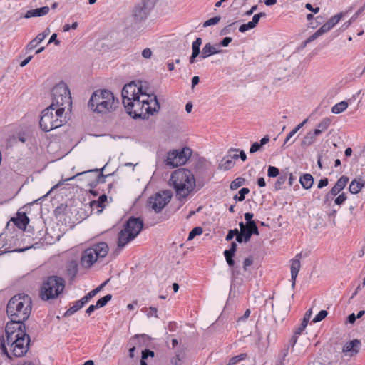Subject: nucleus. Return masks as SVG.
Instances as JSON below:
<instances>
[{
	"instance_id": "obj_1",
	"label": "nucleus",
	"mask_w": 365,
	"mask_h": 365,
	"mask_svg": "<svg viewBox=\"0 0 365 365\" xmlns=\"http://www.w3.org/2000/svg\"><path fill=\"white\" fill-rule=\"evenodd\" d=\"M52 103L41 113L39 121L40 128L45 132L51 131L61 127L66 105H71V96L68 86L61 81L56 84L51 91Z\"/></svg>"
},
{
	"instance_id": "obj_2",
	"label": "nucleus",
	"mask_w": 365,
	"mask_h": 365,
	"mask_svg": "<svg viewBox=\"0 0 365 365\" xmlns=\"http://www.w3.org/2000/svg\"><path fill=\"white\" fill-rule=\"evenodd\" d=\"M6 339H0V349L2 354L9 359L11 356L8 351L6 346L9 347L11 355L16 357L23 356L29 349L30 337L26 334V327H6Z\"/></svg>"
},
{
	"instance_id": "obj_3",
	"label": "nucleus",
	"mask_w": 365,
	"mask_h": 365,
	"mask_svg": "<svg viewBox=\"0 0 365 365\" xmlns=\"http://www.w3.org/2000/svg\"><path fill=\"white\" fill-rule=\"evenodd\" d=\"M32 309L31 298L25 294L13 296L6 307V314L10 319L6 327H26L24 322L31 314Z\"/></svg>"
},
{
	"instance_id": "obj_4",
	"label": "nucleus",
	"mask_w": 365,
	"mask_h": 365,
	"mask_svg": "<svg viewBox=\"0 0 365 365\" xmlns=\"http://www.w3.org/2000/svg\"><path fill=\"white\" fill-rule=\"evenodd\" d=\"M131 103H127L124 106L127 113L133 118H145L147 115H153L160 109V103L157 96L155 94H147L140 92V95L133 98Z\"/></svg>"
},
{
	"instance_id": "obj_5",
	"label": "nucleus",
	"mask_w": 365,
	"mask_h": 365,
	"mask_svg": "<svg viewBox=\"0 0 365 365\" xmlns=\"http://www.w3.org/2000/svg\"><path fill=\"white\" fill-rule=\"evenodd\" d=\"M170 182L179 200L187 197L196 186L193 173L186 168H179L173 172Z\"/></svg>"
},
{
	"instance_id": "obj_6",
	"label": "nucleus",
	"mask_w": 365,
	"mask_h": 365,
	"mask_svg": "<svg viewBox=\"0 0 365 365\" xmlns=\"http://www.w3.org/2000/svg\"><path fill=\"white\" fill-rule=\"evenodd\" d=\"M118 100L113 93L106 89L97 90L91 96L88 106L96 113H106L114 110L118 106Z\"/></svg>"
},
{
	"instance_id": "obj_7",
	"label": "nucleus",
	"mask_w": 365,
	"mask_h": 365,
	"mask_svg": "<svg viewBox=\"0 0 365 365\" xmlns=\"http://www.w3.org/2000/svg\"><path fill=\"white\" fill-rule=\"evenodd\" d=\"M65 280L58 276L47 277L40 288L39 297L43 301L55 299L62 294L65 289Z\"/></svg>"
},
{
	"instance_id": "obj_8",
	"label": "nucleus",
	"mask_w": 365,
	"mask_h": 365,
	"mask_svg": "<svg viewBox=\"0 0 365 365\" xmlns=\"http://www.w3.org/2000/svg\"><path fill=\"white\" fill-rule=\"evenodd\" d=\"M143 222L140 218L130 217L118 233V247L122 250L128 242L134 240L143 229Z\"/></svg>"
},
{
	"instance_id": "obj_9",
	"label": "nucleus",
	"mask_w": 365,
	"mask_h": 365,
	"mask_svg": "<svg viewBox=\"0 0 365 365\" xmlns=\"http://www.w3.org/2000/svg\"><path fill=\"white\" fill-rule=\"evenodd\" d=\"M107 243L101 242L86 249L81 255V264L85 268L91 267L99 258L105 257L108 252Z\"/></svg>"
},
{
	"instance_id": "obj_10",
	"label": "nucleus",
	"mask_w": 365,
	"mask_h": 365,
	"mask_svg": "<svg viewBox=\"0 0 365 365\" xmlns=\"http://www.w3.org/2000/svg\"><path fill=\"white\" fill-rule=\"evenodd\" d=\"M171 197L172 194L169 190L157 192L149 197L147 202L148 207L155 212L159 213L170 202Z\"/></svg>"
},
{
	"instance_id": "obj_11",
	"label": "nucleus",
	"mask_w": 365,
	"mask_h": 365,
	"mask_svg": "<svg viewBox=\"0 0 365 365\" xmlns=\"http://www.w3.org/2000/svg\"><path fill=\"white\" fill-rule=\"evenodd\" d=\"M191 151L189 148H183L180 151L173 150L168 153L165 164L171 168L184 165L190 156Z\"/></svg>"
},
{
	"instance_id": "obj_12",
	"label": "nucleus",
	"mask_w": 365,
	"mask_h": 365,
	"mask_svg": "<svg viewBox=\"0 0 365 365\" xmlns=\"http://www.w3.org/2000/svg\"><path fill=\"white\" fill-rule=\"evenodd\" d=\"M142 91V86L137 87L134 82L125 85L121 92L123 105L131 103L130 101H133V98H135Z\"/></svg>"
},
{
	"instance_id": "obj_13",
	"label": "nucleus",
	"mask_w": 365,
	"mask_h": 365,
	"mask_svg": "<svg viewBox=\"0 0 365 365\" xmlns=\"http://www.w3.org/2000/svg\"><path fill=\"white\" fill-rule=\"evenodd\" d=\"M152 6L150 0H142L133 9V16L136 21H142L147 18Z\"/></svg>"
},
{
	"instance_id": "obj_14",
	"label": "nucleus",
	"mask_w": 365,
	"mask_h": 365,
	"mask_svg": "<svg viewBox=\"0 0 365 365\" xmlns=\"http://www.w3.org/2000/svg\"><path fill=\"white\" fill-rule=\"evenodd\" d=\"M104 168H105V166H103L101 169L96 168V169H91L89 170L81 172V173H77L74 176L68 178L66 180H73V179L76 178V177H78L81 175L91 173H97V176L96 177V179L88 183V186L91 188H93V187H96L98 184L105 182L106 178L108 175H103V172Z\"/></svg>"
},
{
	"instance_id": "obj_15",
	"label": "nucleus",
	"mask_w": 365,
	"mask_h": 365,
	"mask_svg": "<svg viewBox=\"0 0 365 365\" xmlns=\"http://www.w3.org/2000/svg\"><path fill=\"white\" fill-rule=\"evenodd\" d=\"M361 341L359 339H354L349 342H346L343 348L342 352L350 357L356 355L360 350Z\"/></svg>"
},
{
	"instance_id": "obj_16",
	"label": "nucleus",
	"mask_w": 365,
	"mask_h": 365,
	"mask_svg": "<svg viewBox=\"0 0 365 365\" xmlns=\"http://www.w3.org/2000/svg\"><path fill=\"white\" fill-rule=\"evenodd\" d=\"M301 258L302 253H298L296 255L295 257L292 259L291 261V281L292 288H294L295 287L296 279L301 267Z\"/></svg>"
},
{
	"instance_id": "obj_17",
	"label": "nucleus",
	"mask_w": 365,
	"mask_h": 365,
	"mask_svg": "<svg viewBox=\"0 0 365 365\" xmlns=\"http://www.w3.org/2000/svg\"><path fill=\"white\" fill-rule=\"evenodd\" d=\"M11 221H12L17 227L24 230L29 223V218L26 213L19 212L16 214V217H12Z\"/></svg>"
},
{
	"instance_id": "obj_18",
	"label": "nucleus",
	"mask_w": 365,
	"mask_h": 365,
	"mask_svg": "<svg viewBox=\"0 0 365 365\" xmlns=\"http://www.w3.org/2000/svg\"><path fill=\"white\" fill-rule=\"evenodd\" d=\"M342 17V14H338L332 16L327 22L323 24L319 30L320 32L324 34L329 31H330L341 19Z\"/></svg>"
},
{
	"instance_id": "obj_19",
	"label": "nucleus",
	"mask_w": 365,
	"mask_h": 365,
	"mask_svg": "<svg viewBox=\"0 0 365 365\" xmlns=\"http://www.w3.org/2000/svg\"><path fill=\"white\" fill-rule=\"evenodd\" d=\"M50 11L48 6H43L41 8L31 9L27 11V12L24 14V17L26 19H29L31 17H40L46 15Z\"/></svg>"
},
{
	"instance_id": "obj_20",
	"label": "nucleus",
	"mask_w": 365,
	"mask_h": 365,
	"mask_svg": "<svg viewBox=\"0 0 365 365\" xmlns=\"http://www.w3.org/2000/svg\"><path fill=\"white\" fill-rule=\"evenodd\" d=\"M349 180L347 176L342 175L331 189V194H334L335 196L337 195L346 187Z\"/></svg>"
},
{
	"instance_id": "obj_21",
	"label": "nucleus",
	"mask_w": 365,
	"mask_h": 365,
	"mask_svg": "<svg viewBox=\"0 0 365 365\" xmlns=\"http://www.w3.org/2000/svg\"><path fill=\"white\" fill-rule=\"evenodd\" d=\"M222 51V50L217 49L215 46H212L210 43H207L202 48L200 58L205 59L211 55L220 53Z\"/></svg>"
},
{
	"instance_id": "obj_22",
	"label": "nucleus",
	"mask_w": 365,
	"mask_h": 365,
	"mask_svg": "<svg viewBox=\"0 0 365 365\" xmlns=\"http://www.w3.org/2000/svg\"><path fill=\"white\" fill-rule=\"evenodd\" d=\"M312 309H309L306 312L304 317H303V319L302 321V323L301 324L299 325V327H297L294 331H295V334H301L302 332L304 330V329L307 327V324L309 322V320L310 319V317L312 316Z\"/></svg>"
},
{
	"instance_id": "obj_23",
	"label": "nucleus",
	"mask_w": 365,
	"mask_h": 365,
	"mask_svg": "<svg viewBox=\"0 0 365 365\" xmlns=\"http://www.w3.org/2000/svg\"><path fill=\"white\" fill-rule=\"evenodd\" d=\"M317 136L318 135L315 134L314 131L308 132L303 138V140L301 143V146L302 148H307L308 146H310L316 140Z\"/></svg>"
},
{
	"instance_id": "obj_24",
	"label": "nucleus",
	"mask_w": 365,
	"mask_h": 365,
	"mask_svg": "<svg viewBox=\"0 0 365 365\" xmlns=\"http://www.w3.org/2000/svg\"><path fill=\"white\" fill-rule=\"evenodd\" d=\"M364 186V184L362 182L361 179H359V180L354 179L349 185V190L351 193L357 194L361 191V190L362 189V187Z\"/></svg>"
},
{
	"instance_id": "obj_25",
	"label": "nucleus",
	"mask_w": 365,
	"mask_h": 365,
	"mask_svg": "<svg viewBox=\"0 0 365 365\" xmlns=\"http://www.w3.org/2000/svg\"><path fill=\"white\" fill-rule=\"evenodd\" d=\"M78 273V264L76 262H70L66 268V275L71 281H73Z\"/></svg>"
},
{
	"instance_id": "obj_26",
	"label": "nucleus",
	"mask_w": 365,
	"mask_h": 365,
	"mask_svg": "<svg viewBox=\"0 0 365 365\" xmlns=\"http://www.w3.org/2000/svg\"><path fill=\"white\" fill-rule=\"evenodd\" d=\"M330 124L331 119L325 118L317 125V128L314 130V132L317 135H319L329 127Z\"/></svg>"
},
{
	"instance_id": "obj_27",
	"label": "nucleus",
	"mask_w": 365,
	"mask_h": 365,
	"mask_svg": "<svg viewBox=\"0 0 365 365\" xmlns=\"http://www.w3.org/2000/svg\"><path fill=\"white\" fill-rule=\"evenodd\" d=\"M145 335H135L132 337L128 341V346H130L129 349V357L131 359L134 358V352L135 350V345L139 342V339L140 338H143Z\"/></svg>"
},
{
	"instance_id": "obj_28",
	"label": "nucleus",
	"mask_w": 365,
	"mask_h": 365,
	"mask_svg": "<svg viewBox=\"0 0 365 365\" xmlns=\"http://www.w3.org/2000/svg\"><path fill=\"white\" fill-rule=\"evenodd\" d=\"M299 182L302 186L307 190L309 189L314 182V178L310 174H304L302 177H300Z\"/></svg>"
},
{
	"instance_id": "obj_29",
	"label": "nucleus",
	"mask_w": 365,
	"mask_h": 365,
	"mask_svg": "<svg viewBox=\"0 0 365 365\" xmlns=\"http://www.w3.org/2000/svg\"><path fill=\"white\" fill-rule=\"evenodd\" d=\"M235 165V162L231 160L228 155H225L219 164V168L223 169L224 170H228L231 169Z\"/></svg>"
},
{
	"instance_id": "obj_30",
	"label": "nucleus",
	"mask_w": 365,
	"mask_h": 365,
	"mask_svg": "<svg viewBox=\"0 0 365 365\" xmlns=\"http://www.w3.org/2000/svg\"><path fill=\"white\" fill-rule=\"evenodd\" d=\"M44 39L43 36H41L39 34L32 39L26 46V52H30L34 48H35L40 43H41Z\"/></svg>"
},
{
	"instance_id": "obj_31",
	"label": "nucleus",
	"mask_w": 365,
	"mask_h": 365,
	"mask_svg": "<svg viewBox=\"0 0 365 365\" xmlns=\"http://www.w3.org/2000/svg\"><path fill=\"white\" fill-rule=\"evenodd\" d=\"M239 226L240 228V232L244 236V240H246L247 242H249L252 235V231L250 228H249V225H245V223L243 222H240L239 223Z\"/></svg>"
},
{
	"instance_id": "obj_32",
	"label": "nucleus",
	"mask_w": 365,
	"mask_h": 365,
	"mask_svg": "<svg viewBox=\"0 0 365 365\" xmlns=\"http://www.w3.org/2000/svg\"><path fill=\"white\" fill-rule=\"evenodd\" d=\"M348 107V103L346 101H341L335 104L331 108V112L335 114H339L345 110Z\"/></svg>"
},
{
	"instance_id": "obj_33",
	"label": "nucleus",
	"mask_w": 365,
	"mask_h": 365,
	"mask_svg": "<svg viewBox=\"0 0 365 365\" xmlns=\"http://www.w3.org/2000/svg\"><path fill=\"white\" fill-rule=\"evenodd\" d=\"M202 38L200 37L197 38L195 41H193L192 44V54L197 55L200 57V54H201L200 47L202 45Z\"/></svg>"
},
{
	"instance_id": "obj_34",
	"label": "nucleus",
	"mask_w": 365,
	"mask_h": 365,
	"mask_svg": "<svg viewBox=\"0 0 365 365\" xmlns=\"http://www.w3.org/2000/svg\"><path fill=\"white\" fill-rule=\"evenodd\" d=\"M83 307L81 304V303L78 301H76L73 303V305L71 307L68 309L66 310V312L64 314V317H70L73 315L74 313H76L77 311H78L80 309H81Z\"/></svg>"
},
{
	"instance_id": "obj_35",
	"label": "nucleus",
	"mask_w": 365,
	"mask_h": 365,
	"mask_svg": "<svg viewBox=\"0 0 365 365\" xmlns=\"http://www.w3.org/2000/svg\"><path fill=\"white\" fill-rule=\"evenodd\" d=\"M250 192V189L247 187H242L240 189L237 194H236L233 199L235 201H243L245 199V195Z\"/></svg>"
},
{
	"instance_id": "obj_36",
	"label": "nucleus",
	"mask_w": 365,
	"mask_h": 365,
	"mask_svg": "<svg viewBox=\"0 0 365 365\" xmlns=\"http://www.w3.org/2000/svg\"><path fill=\"white\" fill-rule=\"evenodd\" d=\"M245 179L242 177H238L231 182L230 187L231 190H235L244 185Z\"/></svg>"
},
{
	"instance_id": "obj_37",
	"label": "nucleus",
	"mask_w": 365,
	"mask_h": 365,
	"mask_svg": "<svg viewBox=\"0 0 365 365\" xmlns=\"http://www.w3.org/2000/svg\"><path fill=\"white\" fill-rule=\"evenodd\" d=\"M287 179V174H282L279 176L278 179L274 183V189L276 190H281L282 188V185L284 184Z\"/></svg>"
},
{
	"instance_id": "obj_38",
	"label": "nucleus",
	"mask_w": 365,
	"mask_h": 365,
	"mask_svg": "<svg viewBox=\"0 0 365 365\" xmlns=\"http://www.w3.org/2000/svg\"><path fill=\"white\" fill-rule=\"evenodd\" d=\"M112 299V295L108 294L104 297H103L102 298L99 299L97 302H96V307H98V308H101V307H103L104 306L106 305V304L110 301Z\"/></svg>"
},
{
	"instance_id": "obj_39",
	"label": "nucleus",
	"mask_w": 365,
	"mask_h": 365,
	"mask_svg": "<svg viewBox=\"0 0 365 365\" xmlns=\"http://www.w3.org/2000/svg\"><path fill=\"white\" fill-rule=\"evenodd\" d=\"M142 311L143 312H146V316L150 318L151 317H155L156 318L158 317L157 313H158V309L156 307H149L148 309L146 308V307H144L143 309H142Z\"/></svg>"
},
{
	"instance_id": "obj_40",
	"label": "nucleus",
	"mask_w": 365,
	"mask_h": 365,
	"mask_svg": "<svg viewBox=\"0 0 365 365\" xmlns=\"http://www.w3.org/2000/svg\"><path fill=\"white\" fill-rule=\"evenodd\" d=\"M202 228L201 227H194L189 233L187 240H193L196 236L202 233Z\"/></svg>"
},
{
	"instance_id": "obj_41",
	"label": "nucleus",
	"mask_w": 365,
	"mask_h": 365,
	"mask_svg": "<svg viewBox=\"0 0 365 365\" xmlns=\"http://www.w3.org/2000/svg\"><path fill=\"white\" fill-rule=\"evenodd\" d=\"M221 17L220 16H214L203 23V27H207L210 26L215 25L220 22Z\"/></svg>"
},
{
	"instance_id": "obj_42",
	"label": "nucleus",
	"mask_w": 365,
	"mask_h": 365,
	"mask_svg": "<svg viewBox=\"0 0 365 365\" xmlns=\"http://www.w3.org/2000/svg\"><path fill=\"white\" fill-rule=\"evenodd\" d=\"M237 23L236 22H232L230 24L225 26L224 28H222L221 29V31H220V36H225V35H227V34H230L232 31H233L235 29L233 28L234 25Z\"/></svg>"
},
{
	"instance_id": "obj_43",
	"label": "nucleus",
	"mask_w": 365,
	"mask_h": 365,
	"mask_svg": "<svg viewBox=\"0 0 365 365\" xmlns=\"http://www.w3.org/2000/svg\"><path fill=\"white\" fill-rule=\"evenodd\" d=\"M279 175V170L274 166L269 165L267 169V175L269 178H275Z\"/></svg>"
},
{
	"instance_id": "obj_44",
	"label": "nucleus",
	"mask_w": 365,
	"mask_h": 365,
	"mask_svg": "<svg viewBox=\"0 0 365 365\" xmlns=\"http://www.w3.org/2000/svg\"><path fill=\"white\" fill-rule=\"evenodd\" d=\"M328 314V312L326 310H321L313 319L312 322L314 323L321 322L323 320Z\"/></svg>"
},
{
	"instance_id": "obj_45",
	"label": "nucleus",
	"mask_w": 365,
	"mask_h": 365,
	"mask_svg": "<svg viewBox=\"0 0 365 365\" xmlns=\"http://www.w3.org/2000/svg\"><path fill=\"white\" fill-rule=\"evenodd\" d=\"M107 197L106 195H102L99 197L98 201H92L91 202V205L93 206V205H96L99 207H103L104 202L106 201Z\"/></svg>"
},
{
	"instance_id": "obj_46",
	"label": "nucleus",
	"mask_w": 365,
	"mask_h": 365,
	"mask_svg": "<svg viewBox=\"0 0 365 365\" xmlns=\"http://www.w3.org/2000/svg\"><path fill=\"white\" fill-rule=\"evenodd\" d=\"M238 151H239V149L231 148L229 150L227 155L232 160H237L239 158V155L237 154Z\"/></svg>"
},
{
	"instance_id": "obj_47",
	"label": "nucleus",
	"mask_w": 365,
	"mask_h": 365,
	"mask_svg": "<svg viewBox=\"0 0 365 365\" xmlns=\"http://www.w3.org/2000/svg\"><path fill=\"white\" fill-rule=\"evenodd\" d=\"M253 214L251 212H246L245 214V219L246 220V224L245 225H252L255 223V222L252 220Z\"/></svg>"
},
{
	"instance_id": "obj_48",
	"label": "nucleus",
	"mask_w": 365,
	"mask_h": 365,
	"mask_svg": "<svg viewBox=\"0 0 365 365\" xmlns=\"http://www.w3.org/2000/svg\"><path fill=\"white\" fill-rule=\"evenodd\" d=\"M224 255L228 265L231 267H233L235 264V262L233 260V257L235 256V254H227L226 252L224 251Z\"/></svg>"
},
{
	"instance_id": "obj_49",
	"label": "nucleus",
	"mask_w": 365,
	"mask_h": 365,
	"mask_svg": "<svg viewBox=\"0 0 365 365\" xmlns=\"http://www.w3.org/2000/svg\"><path fill=\"white\" fill-rule=\"evenodd\" d=\"M322 34L320 32V31L318 29L316 32H314L312 35H311L309 38L306 39V43H311L312 41L317 39L318 37L322 36Z\"/></svg>"
},
{
	"instance_id": "obj_50",
	"label": "nucleus",
	"mask_w": 365,
	"mask_h": 365,
	"mask_svg": "<svg viewBox=\"0 0 365 365\" xmlns=\"http://www.w3.org/2000/svg\"><path fill=\"white\" fill-rule=\"evenodd\" d=\"M299 334H295V331H294V335L291 338V339L289 341L288 344H286L285 346H289V349L290 348H293L295 345V344L297 343V339H298V336Z\"/></svg>"
},
{
	"instance_id": "obj_51",
	"label": "nucleus",
	"mask_w": 365,
	"mask_h": 365,
	"mask_svg": "<svg viewBox=\"0 0 365 365\" xmlns=\"http://www.w3.org/2000/svg\"><path fill=\"white\" fill-rule=\"evenodd\" d=\"M346 200V195L344 193L339 195L335 200L334 202L337 205H340Z\"/></svg>"
},
{
	"instance_id": "obj_52",
	"label": "nucleus",
	"mask_w": 365,
	"mask_h": 365,
	"mask_svg": "<svg viewBox=\"0 0 365 365\" xmlns=\"http://www.w3.org/2000/svg\"><path fill=\"white\" fill-rule=\"evenodd\" d=\"M261 147L262 146H261V145L259 143L255 142V143H253L252 144V145H251V147L250 148V153H254L259 150Z\"/></svg>"
},
{
	"instance_id": "obj_53",
	"label": "nucleus",
	"mask_w": 365,
	"mask_h": 365,
	"mask_svg": "<svg viewBox=\"0 0 365 365\" xmlns=\"http://www.w3.org/2000/svg\"><path fill=\"white\" fill-rule=\"evenodd\" d=\"M237 247V245L236 242H232L230 245V248L229 250H225V252H226L227 254H235Z\"/></svg>"
},
{
	"instance_id": "obj_54",
	"label": "nucleus",
	"mask_w": 365,
	"mask_h": 365,
	"mask_svg": "<svg viewBox=\"0 0 365 365\" xmlns=\"http://www.w3.org/2000/svg\"><path fill=\"white\" fill-rule=\"evenodd\" d=\"M148 356L153 357L154 351H150L149 349H145L142 351V358L143 359H146Z\"/></svg>"
},
{
	"instance_id": "obj_55",
	"label": "nucleus",
	"mask_w": 365,
	"mask_h": 365,
	"mask_svg": "<svg viewBox=\"0 0 365 365\" xmlns=\"http://www.w3.org/2000/svg\"><path fill=\"white\" fill-rule=\"evenodd\" d=\"M78 27V23L74 22L71 25L70 24H65L63 27V30L64 32L68 31L71 29H76Z\"/></svg>"
},
{
	"instance_id": "obj_56",
	"label": "nucleus",
	"mask_w": 365,
	"mask_h": 365,
	"mask_svg": "<svg viewBox=\"0 0 365 365\" xmlns=\"http://www.w3.org/2000/svg\"><path fill=\"white\" fill-rule=\"evenodd\" d=\"M289 346H284V348L279 352V357L286 358L289 353Z\"/></svg>"
},
{
	"instance_id": "obj_57",
	"label": "nucleus",
	"mask_w": 365,
	"mask_h": 365,
	"mask_svg": "<svg viewBox=\"0 0 365 365\" xmlns=\"http://www.w3.org/2000/svg\"><path fill=\"white\" fill-rule=\"evenodd\" d=\"M328 183H329L328 178H322L319 181L317 187L319 189H322L324 187L327 186L328 185Z\"/></svg>"
},
{
	"instance_id": "obj_58",
	"label": "nucleus",
	"mask_w": 365,
	"mask_h": 365,
	"mask_svg": "<svg viewBox=\"0 0 365 365\" xmlns=\"http://www.w3.org/2000/svg\"><path fill=\"white\" fill-rule=\"evenodd\" d=\"M253 259L252 257L245 258L243 262V268L245 270H247V267H250L252 264Z\"/></svg>"
},
{
	"instance_id": "obj_59",
	"label": "nucleus",
	"mask_w": 365,
	"mask_h": 365,
	"mask_svg": "<svg viewBox=\"0 0 365 365\" xmlns=\"http://www.w3.org/2000/svg\"><path fill=\"white\" fill-rule=\"evenodd\" d=\"M296 130L293 129L291 132L289 133V134L287 135L284 142L282 145V147H284V145L289 141V140L297 133Z\"/></svg>"
},
{
	"instance_id": "obj_60",
	"label": "nucleus",
	"mask_w": 365,
	"mask_h": 365,
	"mask_svg": "<svg viewBox=\"0 0 365 365\" xmlns=\"http://www.w3.org/2000/svg\"><path fill=\"white\" fill-rule=\"evenodd\" d=\"M181 358L179 354H177L175 356L172 358L171 364L173 365H181Z\"/></svg>"
},
{
	"instance_id": "obj_61",
	"label": "nucleus",
	"mask_w": 365,
	"mask_h": 365,
	"mask_svg": "<svg viewBox=\"0 0 365 365\" xmlns=\"http://www.w3.org/2000/svg\"><path fill=\"white\" fill-rule=\"evenodd\" d=\"M142 56L143 58H146V59H148L151 57L152 56V51L150 48H145L143 51H142Z\"/></svg>"
},
{
	"instance_id": "obj_62",
	"label": "nucleus",
	"mask_w": 365,
	"mask_h": 365,
	"mask_svg": "<svg viewBox=\"0 0 365 365\" xmlns=\"http://www.w3.org/2000/svg\"><path fill=\"white\" fill-rule=\"evenodd\" d=\"M232 41L231 37H225L220 42V45L224 47H226L229 45L230 43Z\"/></svg>"
},
{
	"instance_id": "obj_63",
	"label": "nucleus",
	"mask_w": 365,
	"mask_h": 365,
	"mask_svg": "<svg viewBox=\"0 0 365 365\" xmlns=\"http://www.w3.org/2000/svg\"><path fill=\"white\" fill-rule=\"evenodd\" d=\"M54 43L56 46L60 44V41L57 39V34H53L48 41V43Z\"/></svg>"
},
{
	"instance_id": "obj_64",
	"label": "nucleus",
	"mask_w": 365,
	"mask_h": 365,
	"mask_svg": "<svg viewBox=\"0 0 365 365\" xmlns=\"http://www.w3.org/2000/svg\"><path fill=\"white\" fill-rule=\"evenodd\" d=\"M305 8L309 11L314 12V14L318 13L319 11V7L313 8L312 5L309 3L306 4Z\"/></svg>"
}]
</instances>
